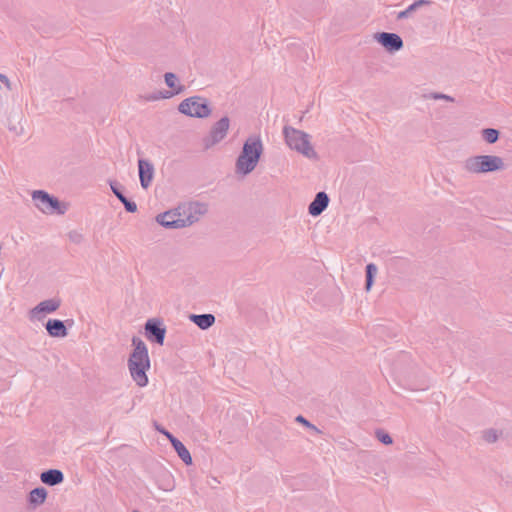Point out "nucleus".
<instances>
[{"instance_id": "nucleus-1", "label": "nucleus", "mask_w": 512, "mask_h": 512, "mask_svg": "<svg viewBox=\"0 0 512 512\" xmlns=\"http://www.w3.org/2000/svg\"><path fill=\"white\" fill-rule=\"evenodd\" d=\"M263 142L260 135L249 136L236 159V172L242 175L250 174L257 166L263 154Z\"/></svg>"}, {"instance_id": "nucleus-2", "label": "nucleus", "mask_w": 512, "mask_h": 512, "mask_svg": "<svg viewBox=\"0 0 512 512\" xmlns=\"http://www.w3.org/2000/svg\"><path fill=\"white\" fill-rule=\"evenodd\" d=\"M283 135L286 144L293 150L309 159H317L318 155L310 143V135L291 126H284Z\"/></svg>"}, {"instance_id": "nucleus-3", "label": "nucleus", "mask_w": 512, "mask_h": 512, "mask_svg": "<svg viewBox=\"0 0 512 512\" xmlns=\"http://www.w3.org/2000/svg\"><path fill=\"white\" fill-rule=\"evenodd\" d=\"M504 161L496 155H477L465 160L466 171L475 174L495 172L504 169Z\"/></svg>"}, {"instance_id": "nucleus-4", "label": "nucleus", "mask_w": 512, "mask_h": 512, "mask_svg": "<svg viewBox=\"0 0 512 512\" xmlns=\"http://www.w3.org/2000/svg\"><path fill=\"white\" fill-rule=\"evenodd\" d=\"M32 199L35 206L45 214L64 215L68 210L67 203L61 202L57 197L44 190L33 191Z\"/></svg>"}, {"instance_id": "nucleus-5", "label": "nucleus", "mask_w": 512, "mask_h": 512, "mask_svg": "<svg viewBox=\"0 0 512 512\" xmlns=\"http://www.w3.org/2000/svg\"><path fill=\"white\" fill-rule=\"evenodd\" d=\"M178 110L180 113L194 118H207L212 112L208 99L201 96L184 99L179 104Z\"/></svg>"}, {"instance_id": "nucleus-6", "label": "nucleus", "mask_w": 512, "mask_h": 512, "mask_svg": "<svg viewBox=\"0 0 512 512\" xmlns=\"http://www.w3.org/2000/svg\"><path fill=\"white\" fill-rule=\"evenodd\" d=\"M182 209L183 207L179 206L175 209L158 214L156 216L157 223L167 229H179L191 226L195 223V219L185 217Z\"/></svg>"}, {"instance_id": "nucleus-7", "label": "nucleus", "mask_w": 512, "mask_h": 512, "mask_svg": "<svg viewBox=\"0 0 512 512\" xmlns=\"http://www.w3.org/2000/svg\"><path fill=\"white\" fill-rule=\"evenodd\" d=\"M230 126V119L227 116H223L216 123H214L210 129L209 134L203 138V144L205 149H210L214 145L221 142L227 135Z\"/></svg>"}, {"instance_id": "nucleus-8", "label": "nucleus", "mask_w": 512, "mask_h": 512, "mask_svg": "<svg viewBox=\"0 0 512 512\" xmlns=\"http://www.w3.org/2000/svg\"><path fill=\"white\" fill-rule=\"evenodd\" d=\"M146 338L158 345H163L166 336V327L160 318H150L146 321L145 326Z\"/></svg>"}, {"instance_id": "nucleus-9", "label": "nucleus", "mask_w": 512, "mask_h": 512, "mask_svg": "<svg viewBox=\"0 0 512 512\" xmlns=\"http://www.w3.org/2000/svg\"><path fill=\"white\" fill-rule=\"evenodd\" d=\"M166 85L172 89V91H158L147 96V100L156 101L159 99L170 98L173 95L180 94L184 90V86L178 84V77L172 72H167L164 75Z\"/></svg>"}, {"instance_id": "nucleus-10", "label": "nucleus", "mask_w": 512, "mask_h": 512, "mask_svg": "<svg viewBox=\"0 0 512 512\" xmlns=\"http://www.w3.org/2000/svg\"><path fill=\"white\" fill-rule=\"evenodd\" d=\"M374 38L390 53L401 50L404 45L402 38L396 33L377 32L375 33Z\"/></svg>"}, {"instance_id": "nucleus-11", "label": "nucleus", "mask_w": 512, "mask_h": 512, "mask_svg": "<svg viewBox=\"0 0 512 512\" xmlns=\"http://www.w3.org/2000/svg\"><path fill=\"white\" fill-rule=\"evenodd\" d=\"M133 351L131 352L128 363L147 364L150 363L148 349L146 344L139 337L132 338Z\"/></svg>"}, {"instance_id": "nucleus-12", "label": "nucleus", "mask_w": 512, "mask_h": 512, "mask_svg": "<svg viewBox=\"0 0 512 512\" xmlns=\"http://www.w3.org/2000/svg\"><path fill=\"white\" fill-rule=\"evenodd\" d=\"M154 173V165L148 159H138V175L140 185L143 189H147L151 185Z\"/></svg>"}, {"instance_id": "nucleus-13", "label": "nucleus", "mask_w": 512, "mask_h": 512, "mask_svg": "<svg viewBox=\"0 0 512 512\" xmlns=\"http://www.w3.org/2000/svg\"><path fill=\"white\" fill-rule=\"evenodd\" d=\"M60 305L61 300L59 298H51L41 301L30 310V318L40 320V314L53 313L60 307Z\"/></svg>"}, {"instance_id": "nucleus-14", "label": "nucleus", "mask_w": 512, "mask_h": 512, "mask_svg": "<svg viewBox=\"0 0 512 512\" xmlns=\"http://www.w3.org/2000/svg\"><path fill=\"white\" fill-rule=\"evenodd\" d=\"M151 364H137L135 362L128 363L129 372L132 379L139 387H145L148 384L147 371L150 369Z\"/></svg>"}, {"instance_id": "nucleus-15", "label": "nucleus", "mask_w": 512, "mask_h": 512, "mask_svg": "<svg viewBox=\"0 0 512 512\" xmlns=\"http://www.w3.org/2000/svg\"><path fill=\"white\" fill-rule=\"evenodd\" d=\"M109 186H110L113 194L124 205V208L128 213L137 212V204L133 200H131L125 196V194L123 192L124 187L118 181L110 180Z\"/></svg>"}, {"instance_id": "nucleus-16", "label": "nucleus", "mask_w": 512, "mask_h": 512, "mask_svg": "<svg viewBox=\"0 0 512 512\" xmlns=\"http://www.w3.org/2000/svg\"><path fill=\"white\" fill-rule=\"evenodd\" d=\"M329 201L330 199L326 192H318L308 206V213L314 217L321 215L328 207Z\"/></svg>"}, {"instance_id": "nucleus-17", "label": "nucleus", "mask_w": 512, "mask_h": 512, "mask_svg": "<svg viewBox=\"0 0 512 512\" xmlns=\"http://www.w3.org/2000/svg\"><path fill=\"white\" fill-rule=\"evenodd\" d=\"M45 329L51 337L64 338L68 335L65 322L59 319H49L45 324Z\"/></svg>"}, {"instance_id": "nucleus-18", "label": "nucleus", "mask_w": 512, "mask_h": 512, "mask_svg": "<svg viewBox=\"0 0 512 512\" xmlns=\"http://www.w3.org/2000/svg\"><path fill=\"white\" fill-rule=\"evenodd\" d=\"M182 207L184 216L195 219V223L199 220L200 216L206 214L208 211L207 204L200 202H192Z\"/></svg>"}, {"instance_id": "nucleus-19", "label": "nucleus", "mask_w": 512, "mask_h": 512, "mask_svg": "<svg viewBox=\"0 0 512 512\" xmlns=\"http://www.w3.org/2000/svg\"><path fill=\"white\" fill-rule=\"evenodd\" d=\"M42 483L48 486H56L64 481V474L59 469H48L40 474Z\"/></svg>"}, {"instance_id": "nucleus-20", "label": "nucleus", "mask_w": 512, "mask_h": 512, "mask_svg": "<svg viewBox=\"0 0 512 512\" xmlns=\"http://www.w3.org/2000/svg\"><path fill=\"white\" fill-rule=\"evenodd\" d=\"M48 492L44 487H36L32 489L27 496L29 506L36 508L43 504L47 498Z\"/></svg>"}, {"instance_id": "nucleus-21", "label": "nucleus", "mask_w": 512, "mask_h": 512, "mask_svg": "<svg viewBox=\"0 0 512 512\" xmlns=\"http://www.w3.org/2000/svg\"><path fill=\"white\" fill-rule=\"evenodd\" d=\"M190 320L196 324L200 329L207 330L215 323V316L213 314H191Z\"/></svg>"}, {"instance_id": "nucleus-22", "label": "nucleus", "mask_w": 512, "mask_h": 512, "mask_svg": "<svg viewBox=\"0 0 512 512\" xmlns=\"http://www.w3.org/2000/svg\"><path fill=\"white\" fill-rule=\"evenodd\" d=\"M172 447L176 451L178 457L186 464L191 465L192 464V456L189 452V450L186 448V446L178 439L173 440Z\"/></svg>"}, {"instance_id": "nucleus-23", "label": "nucleus", "mask_w": 512, "mask_h": 512, "mask_svg": "<svg viewBox=\"0 0 512 512\" xmlns=\"http://www.w3.org/2000/svg\"><path fill=\"white\" fill-rule=\"evenodd\" d=\"M430 4H431L430 0H416L411 5H409L405 10L400 11L397 15V19L398 20L406 19V18L410 17L411 14L413 12H415L418 8H420L422 6H427Z\"/></svg>"}, {"instance_id": "nucleus-24", "label": "nucleus", "mask_w": 512, "mask_h": 512, "mask_svg": "<svg viewBox=\"0 0 512 512\" xmlns=\"http://www.w3.org/2000/svg\"><path fill=\"white\" fill-rule=\"evenodd\" d=\"M365 273V289L366 291H370L374 284L375 276L377 274V266L374 263H368L365 267Z\"/></svg>"}, {"instance_id": "nucleus-25", "label": "nucleus", "mask_w": 512, "mask_h": 512, "mask_svg": "<svg viewBox=\"0 0 512 512\" xmlns=\"http://www.w3.org/2000/svg\"><path fill=\"white\" fill-rule=\"evenodd\" d=\"M483 139L489 143L494 144L498 141L500 132L497 129L494 128H485L481 131Z\"/></svg>"}, {"instance_id": "nucleus-26", "label": "nucleus", "mask_w": 512, "mask_h": 512, "mask_svg": "<svg viewBox=\"0 0 512 512\" xmlns=\"http://www.w3.org/2000/svg\"><path fill=\"white\" fill-rule=\"evenodd\" d=\"M499 438V432L496 429H488L483 432V439L487 443H494Z\"/></svg>"}, {"instance_id": "nucleus-27", "label": "nucleus", "mask_w": 512, "mask_h": 512, "mask_svg": "<svg viewBox=\"0 0 512 512\" xmlns=\"http://www.w3.org/2000/svg\"><path fill=\"white\" fill-rule=\"evenodd\" d=\"M376 437L384 445H391L393 443L392 437L384 430L378 429L376 431Z\"/></svg>"}, {"instance_id": "nucleus-28", "label": "nucleus", "mask_w": 512, "mask_h": 512, "mask_svg": "<svg viewBox=\"0 0 512 512\" xmlns=\"http://www.w3.org/2000/svg\"><path fill=\"white\" fill-rule=\"evenodd\" d=\"M295 421L306 426L307 428L315 431L316 433H320V430L315 426L313 425L312 423H310L304 416L302 415H298L296 418H295Z\"/></svg>"}, {"instance_id": "nucleus-29", "label": "nucleus", "mask_w": 512, "mask_h": 512, "mask_svg": "<svg viewBox=\"0 0 512 512\" xmlns=\"http://www.w3.org/2000/svg\"><path fill=\"white\" fill-rule=\"evenodd\" d=\"M68 238L71 242L75 244H80L83 241V235L76 230L70 231L68 233Z\"/></svg>"}, {"instance_id": "nucleus-30", "label": "nucleus", "mask_w": 512, "mask_h": 512, "mask_svg": "<svg viewBox=\"0 0 512 512\" xmlns=\"http://www.w3.org/2000/svg\"><path fill=\"white\" fill-rule=\"evenodd\" d=\"M431 98L432 99H435V100H446V101H450V102H453L454 101V98L449 96V95H446V94H443V93H432L431 94Z\"/></svg>"}, {"instance_id": "nucleus-31", "label": "nucleus", "mask_w": 512, "mask_h": 512, "mask_svg": "<svg viewBox=\"0 0 512 512\" xmlns=\"http://www.w3.org/2000/svg\"><path fill=\"white\" fill-rule=\"evenodd\" d=\"M0 81H2L7 86L8 89H11L10 81L6 75L0 74Z\"/></svg>"}, {"instance_id": "nucleus-32", "label": "nucleus", "mask_w": 512, "mask_h": 512, "mask_svg": "<svg viewBox=\"0 0 512 512\" xmlns=\"http://www.w3.org/2000/svg\"><path fill=\"white\" fill-rule=\"evenodd\" d=\"M165 436L167 437V439L170 441V443L172 444L173 440H178V438H176L172 433H170L169 431H165Z\"/></svg>"}, {"instance_id": "nucleus-33", "label": "nucleus", "mask_w": 512, "mask_h": 512, "mask_svg": "<svg viewBox=\"0 0 512 512\" xmlns=\"http://www.w3.org/2000/svg\"><path fill=\"white\" fill-rule=\"evenodd\" d=\"M155 429H156L159 433H161V434H163V435H165V431H168L167 429H165L163 426H161V425L157 424L156 422H155Z\"/></svg>"}, {"instance_id": "nucleus-34", "label": "nucleus", "mask_w": 512, "mask_h": 512, "mask_svg": "<svg viewBox=\"0 0 512 512\" xmlns=\"http://www.w3.org/2000/svg\"><path fill=\"white\" fill-rule=\"evenodd\" d=\"M132 512H140V511H138V510H134V511H132Z\"/></svg>"}]
</instances>
